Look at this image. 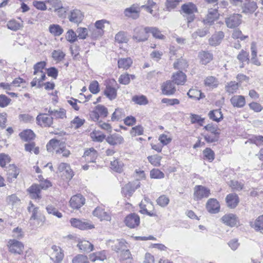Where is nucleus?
<instances>
[{
    "label": "nucleus",
    "mask_w": 263,
    "mask_h": 263,
    "mask_svg": "<svg viewBox=\"0 0 263 263\" xmlns=\"http://www.w3.org/2000/svg\"><path fill=\"white\" fill-rule=\"evenodd\" d=\"M36 123L42 127H50L53 124V118L45 114H40L36 118Z\"/></svg>",
    "instance_id": "obj_12"
},
{
    "label": "nucleus",
    "mask_w": 263,
    "mask_h": 263,
    "mask_svg": "<svg viewBox=\"0 0 263 263\" xmlns=\"http://www.w3.org/2000/svg\"><path fill=\"white\" fill-rule=\"evenodd\" d=\"M143 128L141 125L136 126L132 128L130 134L132 136L142 135L143 134Z\"/></svg>",
    "instance_id": "obj_64"
},
{
    "label": "nucleus",
    "mask_w": 263,
    "mask_h": 263,
    "mask_svg": "<svg viewBox=\"0 0 263 263\" xmlns=\"http://www.w3.org/2000/svg\"><path fill=\"white\" fill-rule=\"evenodd\" d=\"M70 222L73 227L79 229L81 230L94 228L93 224H91L85 219L81 220L73 218L70 219Z\"/></svg>",
    "instance_id": "obj_6"
},
{
    "label": "nucleus",
    "mask_w": 263,
    "mask_h": 263,
    "mask_svg": "<svg viewBox=\"0 0 263 263\" xmlns=\"http://www.w3.org/2000/svg\"><path fill=\"white\" fill-rule=\"evenodd\" d=\"M209 33V29L207 27L199 28L195 32L192 33V36L194 39H196L198 36L202 37L205 36Z\"/></svg>",
    "instance_id": "obj_49"
},
{
    "label": "nucleus",
    "mask_w": 263,
    "mask_h": 263,
    "mask_svg": "<svg viewBox=\"0 0 263 263\" xmlns=\"http://www.w3.org/2000/svg\"><path fill=\"white\" fill-rule=\"evenodd\" d=\"M144 201L147 203L146 204H145L144 202L143 201H142L139 204L140 208V213L144 214H147L150 216H157L156 213L155 212L154 210L152 211H149L148 209L146 208L147 207L149 209L150 206H152V204L151 202L149 201L148 199L145 198L144 199Z\"/></svg>",
    "instance_id": "obj_17"
},
{
    "label": "nucleus",
    "mask_w": 263,
    "mask_h": 263,
    "mask_svg": "<svg viewBox=\"0 0 263 263\" xmlns=\"http://www.w3.org/2000/svg\"><path fill=\"white\" fill-rule=\"evenodd\" d=\"M190 119L192 124L197 123L200 126L203 125V122L204 120L200 116L194 114H191Z\"/></svg>",
    "instance_id": "obj_51"
},
{
    "label": "nucleus",
    "mask_w": 263,
    "mask_h": 263,
    "mask_svg": "<svg viewBox=\"0 0 263 263\" xmlns=\"http://www.w3.org/2000/svg\"><path fill=\"white\" fill-rule=\"evenodd\" d=\"M123 162L118 159H115L110 161L111 169L116 172L121 173L123 170Z\"/></svg>",
    "instance_id": "obj_33"
},
{
    "label": "nucleus",
    "mask_w": 263,
    "mask_h": 263,
    "mask_svg": "<svg viewBox=\"0 0 263 263\" xmlns=\"http://www.w3.org/2000/svg\"><path fill=\"white\" fill-rule=\"evenodd\" d=\"M77 246L81 252L89 253L93 249V245L86 240L80 241Z\"/></svg>",
    "instance_id": "obj_27"
},
{
    "label": "nucleus",
    "mask_w": 263,
    "mask_h": 263,
    "mask_svg": "<svg viewBox=\"0 0 263 263\" xmlns=\"http://www.w3.org/2000/svg\"><path fill=\"white\" fill-rule=\"evenodd\" d=\"M66 39L71 43H73L77 41L78 36L76 33L72 29H69L66 32Z\"/></svg>",
    "instance_id": "obj_50"
},
{
    "label": "nucleus",
    "mask_w": 263,
    "mask_h": 263,
    "mask_svg": "<svg viewBox=\"0 0 263 263\" xmlns=\"http://www.w3.org/2000/svg\"><path fill=\"white\" fill-rule=\"evenodd\" d=\"M19 136L22 140L24 141H28L33 139L35 134L31 129H26L21 132Z\"/></svg>",
    "instance_id": "obj_35"
},
{
    "label": "nucleus",
    "mask_w": 263,
    "mask_h": 263,
    "mask_svg": "<svg viewBox=\"0 0 263 263\" xmlns=\"http://www.w3.org/2000/svg\"><path fill=\"white\" fill-rule=\"evenodd\" d=\"M104 95L110 100H114L117 97V89L108 85L104 90Z\"/></svg>",
    "instance_id": "obj_37"
},
{
    "label": "nucleus",
    "mask_w": 263,
    "mask_h": 263,
    "mask_svg": "<svg viewBox=\"0 0 263 263\" xmlns=\"http://www.w3.org/2000/svg\"><path fill=\"white\" fill-rule=\"evenodd\" d=\"M162 157L157 155L149 156L147 157L148 161L154 166H159Z\"/></svg>",
    "instance_id": "obj_52"
},
{
    "label": "nucleus",
    "mask_w": 263,
    "mask_h": 263,
    "mask_svg": "<svg viewBox=\"0 0 263 263\" xmlns=\"http://www.w3.org/2000/svg\"><path fill=\"white\" fill-rule=\"evenodd\" d=\"M58 169L60 172L65 171V172L68 174L67 178L71 179L72 178L73 176V172L68 164L66 163H60L58 166Z\"/></svg>",
    "instance_id": "obj_40"
},
{
    "label": "nucleus",
    "mask_w": 263,
    "mask_h": 263,
    "mask_svg": "<svg viewBox=\"0 0 263 263\" xmlns=\"http://www.w3.org/2000/svg\"><path fill=\"white\" fill-rule=\"evenodd\" d=\"M90 137L93 141L101 142L105 139V135L99 131L95 130L90 133Z\"/></svg>",
    "instance_id": "obj_42"
},
{
    "label": "nucleus",
    "mask_w": 263,
    "mask_h": 263,
    "mask_svg": "<svg viewBox=\"0 0 263 263\" xmlns=\"http://www.w3.org/2000/svg\"><path fill=\"white\" fill-rule=\"evenodd\" d=\"M139 186V182H138L136 186L132 183H128L125 184V186L122 187V193L126 197H130L135 192V190Z\"/></svg>",
    "instance_id": "obj_24"
},
{
    "label": "nucleus",
    "mask_w": 263,
    "mask_h": 263,
    "mask_svg": "<svg viewBox=\"0 0 263 263\" xmlns=\"http://www.w3.org/2000/svg\"><path fill=\"white\" fill-rule=\"evenodd\" d=\"M239 85L238 83L231 81L226 86V91L229 93H233L235 92L238 89Z\"/></svg>",
    "instance_id": "obj_53"
},
{
    "label": "nucleus",
    "mask_w": 263,
    "mask_h": 263,
    "mask_svg": "<svg viewBox=\"0 0 263 263\" xmlns=\"http://www.w3.org/2000/svg\"><path fill=\"white\" fill-rule=\"evenodd\" d=\"M48 112L57 118L63 119L66 118V111L63 108H60L59 110H51L50 109Z\"/></svg>",
    "instance_id": "obj_47"
},
{
    "label": "nucleus",
    "mask_w": 263,
    "mask_h": 263,
    "mask_svg": "<svg viewBox=\"0 0 263 263\" xmlns=\"http://www.w3.org/2000/svg\"><path fill=\"white\" fill-rule=\"evenodd\" d=\"M150 27H137L134 30V35L133 38L138 42H144L148 37V33H149Z\"/></svg>",
    "instance_id": "obj_4"
},
{
    "label": "nucleus",
    "mask_w": 263,
    "mask_h": 263,
    "mask_svg": "<svg viewBox=\"0 0 263 263\" xmlns=\"http://www.w3.org/2000/svg\"><path fill=\"white\" fill-rule=\"evenodd\" d=\"M156 201L157 204L161 207H165L168 205L170 199L165 195H161L157 199Z\"/></svg>",
    "instance_id": "obj_60"
},
{
    "label": "nucleus",
    "mask_w": 263,
    "mask_h": 263,
    "mask_svg": "<svg viewBox=\"0 0 263 263\" xmlns=\"http://www.w3.org/2000/svg\"><path fill=\"white\" fill-rule=\"evenodd\" d=\"M106 141L111 145H116L122 144L124 141V139L119 134H114L108 136L106 138Z\"/></svg>",
    "instance_id": "obj_22"
},
{
    "label": "nucleus",
    "mask_w": 263,
    "mask_h": 263,
    "mask_svg": "<svg viewBox=\"0 0 263 263\" xmlns=\"http://www.w3.org/2000/svg\"><path fill=\"white\" fill-rule=\"evenodd\" d=\"M41 188L39 185L33 184L28 189V191L31 198L39 199L41 198Z\"/></svg>",
    "instance_id": "obj_31"
},
{
    "label": "nucleus",
    "mask_w": 263,
    "mask_h": 263,
    "mask_svg": "<svg viewBox=\"0 0 263 263\" xmlns=\"http://www.w3.org/2000/svg\"><path fill=\"white\" fill-rule=\"evenodd\" d=\"M172 79L173 81L177 85H184L186 81V76L181 71L174 73Z\"/></svg>",
    "instance_id": "obj_21"
},
{
    "label": "nucleus",
    "mask_w": 263,
    "mask_h": 263,
    "mask_svg": "<svg viewBox=\"0 0 263 263\" xmlns=\"http://www.w3.org/2000/svg\"><path fill=\"white\" fill-rule=\"evenodd\" d=\"M257 3L251 0H245L241 7L242 12L245 14H252L257 9Z\"/></svg>",
    "instance_id": "obj_9"
},
{
    "label": "nucleus",
    "mask_w": 263,
    "mask_h": 263,
    "mask_svg": "<svg viewBox=\"0 0 263 263\" xmlns=\"http://www.w3.org/2000/svg\"><path fill=\"white\" fill-rule=\"evenodd\" d=\"M20 171L14 165H10L7 171V180L9 182H12L16 178L19 174Z\"/></svg>",
    "instance_id": "obj_26"
},
{
    "label": "nucleus",
    "mask_w": 263,
    "mask_h": 263,
    "mask_svg": "<svg viewBox=\"0 0 263 263\" xmlns=\"http://www.w3.org/2000/svg\"><path fill=\"white\" fill-rule=\"evenodd\" d=\"M65 56V53L60 50H55L52 53V58L57 62L61 61Z\"/></svg>",
    "instance_id": "obj_56"
},
{
    "label": "nucleus",
    "mask_w": 263,
    "mask_h": 263,
    "mask_svg": "<svg viewBox=\"0 0 263 263\" xmlns=\"http://www.w3.org/2000/svg\"><path fill=\"white\" fill-rule=\"evenodd\" d=\"M218 83V80L213 76L208 77L204 80L205 85L211 88L216 87Z\"/></svg>",
    "instance_id": "obj_45"
},
{
    "label": "nucleus",
    "mask_w": 263,
    "mask_h": 263,
    "mask_svg": "<svg viewBox=\"0 0 263 263\" xmlns=\"http://www.w3.org/2000/svg\"><path fill=\"white\" fill-rule=\"evenodd\" d=\"M106 259V254L105 251L93 253L89 255V259L92 262L97 260L103 261Z\"/></svg>",
    "instance_id": "obj_36"
},
{
    "label": "nucleus",
    "mask_w": 263,
    "mask_h": 263,
    "mask_svg": "<svg viewBox=\"0 0 263 263\" xmlns=\"http://www.w3.org/2000/svg\"><path fill=\"white\" fill-rule=\"evenodd\" d=\"M221 219L224 223L231 227L236 226L237 224V218L233 214L225 215Z\"/></svg>",
    "instance_id": "obj_30"
},
{
    "label": "nucleus",
    "mask_w": 263,
    "mask_h": 263,
    "mask_svg": "<svg viewBox=\"0 0 263 263\" xmlns=\"http://www.w3.org/2000/svg\"><path fill=\"white\" fill-rule=\"evenodd\" d=\"M85 202V199L81 194L73 196L70 201L69 204L73 209H79L83 206Z\"/></svg>",
    "instance_id": "obj_15"
},
{
    "label": "nucleus",
    "mask_w": 263,
    "mask_h": 263,
    "mask_svg": "<svg viewBox=\"0 0 263 263\" xmlns=\"http://www.w3.org/2000/svg\"><path fill=\"white\" fill-rule=\"evenodd\" d=\"M124 222L128 227L135 228L140 223V217L137 214L132 213L126 217Z\"/></svg>",
    "instance_id": "obj_16"
},
{
    "label": "nucleus",
    "mask_w": 263,
    "mask_h": 263,
    "mask_svg": "<svg viewBox=\"0 0 263 263\" xmlns=\"http://www.w3.org/2000/svg\"><path fill=\"white\" fill-rule=\"evenodd\" d=\"M132 100L135 103L139 105H145L148 103L146 98L143 95L140 96H135L133 97Z\"/></svg>",
    "instance_id": "obj_57"
},
{
    "label": "nucleus",
    "mask_w": 263,
    "mask_h": 263,
    "mask_svg": "<svg viewBox=\"0 0 263 263\" xmlns=\"http://www.w3.org/2000/svg\"><path fill=\"white\" fill-rule=\"evenodd\" d=\"M114 243L111 246L112 249L117 252L119 251H122L127 248L126 242L124 239H117L114 241Z\"/></svg>",
    "instance_id": "obj_34"
},
{
    "label": "nucleus",
    "mask_w": 263,
    "mask_h": 263,
    "mask_svg": "<svg viewBox=\"0 0 263 263\" xmlns=\"http://www.w3.org/2000/svg\"><path fill=\"white\" fill-rule=\"evenodd\" d=\"M229 185L233 191L238 192L241 191L245 186L243 183L235 180H231Z\"/></svg>",
    "instance_id": "obj_43"
},
{
    "label": "nucleus",
    "mask_w": 263,
    "mask_h": 263,
    "mask_svg": "<svg viewBox=\"0 0 263 263\" xmlns=\"http://www.w3.org/2000/svg\"><path fill=\"white\" fill-rule=\"evenodd\" d=\"M187 95L190 98L199 100L205 97V96L200 90L196 89H190L187 92Z\"/></svg>",
    "instance_id": "obj_39"
},
{
    "label": "nucleus",
    "mask_w": 263,
    "mask_h": 263,
    "mask_svg": "<svg viewBox=\"0 0 263 263\" xmlns=\"http://www.w3.org/2000/svg\"><path fill=\"white\" fill-rule=\"evenodd\" d=\"M206 208L209 212L217 213L219 211L220 205L216 199L211 198L208 200Z\"/></svg>",
    "instance_id": "obj_20"
},
{
    "label": "nucleus",
    "mask_w": 263,
    "mask_h": 263,
    "mask_svg": "<svg viewBox=\"0 0 263 263\" xmlns=\"http://www.w3.org/2000/svg\"><path fill=\"white\" fill-rule=\"evenodd\" d=\"M115 40L119 43H127L128 39L124 32L120 31L115 36Z\"/></svg>",
    "instance_id": "obj_58"
},
{
    "label": "nucleus",
    "mask_w": 263,
    "mask_h": 263,
    "mask_svg": "<svg viewBox=\"0 0 263 263\" xmlns=\"http://www.w3.org/2000/svg\"><path fill=\"white\" fill-rule=\"evenodd\" d=\"M194 199L195 201L208 198L210 195V190L202 185H196L194 189Z\"/></svg>",
    "instance_id": "obj_5"
},
{
    "label": "nucleus",
    "mask_w": 263,
    "mask_h": 263,
    "mask_svg": "<svg viewBox=\"0 0 263 263\" xmlns=\"http://www.w3.org/2000/svg\"><path fill=\"white\" fill-rule=\"evenodd\" d=\"M251 50L252 56L251 60L252 63L257 66H259L260 65V63L256 58L257 49L256 44L254 42L251 44Z\"/></svg>",
    "instance_id": "obj_41"
},
{
    "label": "nucleus",
    "mask_w": 263,
    "mask_h": 263,
    "mask_svg": "<svg viewBox=\"0 0 263 263\" xmlns=\"http://www.w3.org/2000/svg\"><path fill=\"white\" fill-rule=\"evenodd\" d=\"M242 15L239 14H233L225 18V23L229 28L237 27L241 23Z\"/></svg>",
    "instance_id": "obj_7"
},
{
    "label": "nucleus",
    "mask_w": 263,
    "mask_h": 263,
    "mask_svg": "<svg viewBox=\"0 0 263 263\" xmlns=\"http://www.w3.org/2000/svg\"><path fill=\"white\" fill-rule=\"evenodd\" d=\"M198 57L200 59V63L202 65H206L213 59L212 53L206 51H202L200 52L199 53Z\"/></svg>",
    "instance_id": "obj_25"
},
{
    "label": "nucleus",
    "mask_w": 263,
    "mask_h": 263,
    "mask_svg": "<svg viewBox=\"0 0 263 263\" xmlns=\"http://www.w3.org/2000/svg\"><path fill=\"white\" fill-rule=\"evenodd\" d=\"M46 65V63L44 61L39 62L36 63L34 66V72L33 74L35 76H40V78H37L35 77L31 82V86L34 87L37 85V88H40L42 86V84H41L42 82L44 81L46 78L45 73L43 71Z\"/></svg>",
    "instance_id": "obj_1"
},
{
    "label": "nucleus",
    "mask_w": 263,
    "mask_h": 263,
    "mask_svg": "<svg viewBox=\"0 0 263 263\" xmlns=\"http://www.w3.org/2000/svg\"><path fill=\"white\" fill-rule=\"evenodd\" d=\"M150 176L152 178L161 179L164 178V174L158 169H153L150 172Z\"/></svg>",
    "instance_id": "obj_63"
},
{
    "label": "nucleus",
    "mask_w": 263,
    "mask_h": 263,
    "mask_svg": "<svg viewBox=\"0 0 263 263\" xmlns=\"http://www.w3.org/2000/svg\"><path fill=\"white\" fill-rule=\"evenodd\" d=\"M84 18V15L79 9L71 10L68 14V18L70 22L79 24L81 23Z\"/></svg>",
    "instance_id": "obj_10"
},
{
    "label": "nucleus",
    "mask_w": 263,
    "mask_h": 263,
    "mask_svg": "<svg viewBox=\"0 0 263 263\" xmlns=\"http://www.w3.org/2000/svg\"><path fill=\"white\" fill-rule=\"evenodd\" d=\"M93 215L98 217L101 221H110L111 219L110 213L105 211L101 207H97L93 211Z\"/></svg>",
    "instance_id": "obj_14"
},
{
    "label": "nucleus",
    "mask_w": 263,
    "mask_h": 263,
    "mask_svg": "<svg viewBox=\"0 0 263 263\" xmlns=\"http://www.w3.org/2000/svg\"><path fill=\"white\" fill-rule=\"evenodd\" d=\"M89 31L91 33V36L93 38H98L101 36L104 33V30H99L97 28L94 27L89 28Z\"/></svg>",
    "instance_id": "obj_59"
},
{
    "label": "nucleus",
    "mask_w": 263,
    "mask_h": 263,
    "mask_svg": "<svg viewBox=\"0 0 263 263\" xmlns=\"http://www.w3.org/2000/svg\"><path fill=\"white\" fill-rule=\"evenodd\" d=\"M50 32L55 36H60L61 35L64 30L59 25H51L49 27Z\"/></svg>",
    "instance_id": "obj_46"
},
{
    "label": "nucleus",
    "mask_w": 263,
    "mask_h": 263,
    "mask_svg": "<svg viewBox=\"0 0 263 263\" xmlns=\"http://www.w3.org/2000/svg\"><path fill=\"white\" fill-rule=\"evenodd\" d=\"M234 107L241 108L246 104L245 98L243 96H234L230 100Z\"/></svg>",
    "instance_id": "obj_29"
},
{
    "label": "nucleus",
    "mask_w": 263,
    "mask_h": 263,
    "mask_svg": "<svg viewBox=\"0 0 263 263\" xmlns=\"http://www.w3.org/2000/svg\"><path fill=\"white\" fill-rule=\"evenodd\" d=\"M188 66L186 61L184 59H181L175 62L174 64V67L176 69H185Z\"/></svg>",
    "instance_id": "obj_54"
},
{
    "label": "nucleus",
    "mask_w": 263,
    "mask_h": 263,
    "mask_svg": "<svg viewBox=\"0 0 263 263\" xmlns=\"http://www.w3.org/2000/svg\"><path fill=\"white\" fill-rule=\"evenodd\" d=\"M250 226L256 231H263V215L259 216L254 222H251Z\"/></svg>",
    "instance_id": "obj_38"
},
{
    "label": "nucleus",
    "mask_w": 263,
    "mask_h": 263,
    "mask_svg": "<svg viewBox=\"0 0 263 263\" xmlns=\"http://www.w3.org/2000/svg\"><path fill=\"white\" fill-rule=\"evenodd\" d=\"M7 246L9 251L14 254H22L24 249L23 243L15 239L9 240Z\"/></svg>",
    "instance_id": "obj_3"
},
{
    "label": "nucleus",
    "mask_w": 263,
    "mask_h": 263,
    "mask_svg": "<svg viewBox=\"0 0 263 263\" xmlns=\"http://www.w3.org/2000/svg\"><path fill=\"white\" fill-rule=\"evenodd\" d=\"M208 116L210 119L217 122H220L223 119V115L220 109L210 111Z\"/></svg>",
    "instance_id": "obj_32"
},
{
    "label": "nucleus",
    "mask_w": 263,
    "mask_h": 263,
    "mask_svg": "<svg viewBox=\"0 0 263 263\" xmlns=\"http://www.w3.org/2000/svg\"><path fill=\"white\" fill-rule=\"evenodd\" d=\"M179 0H167L165 2V8L167 11H170L175 9L179 3Z\"/></svg>",
    "instance_id": "obj_55"
},
{
    "label": "nucleus",
    "mask_w": 263,
    "mask_h": 263,
    "mask_svg": "<svg viewBox=\"0 0 263 263\" xmlns=\"http://www.w3.org/2000/svg\"><path fill=\"white\" fill-rule=\"evenodd\" d=\"M46 210L49 214H52L58 218H61L62 217V213L59 212L55 208L51 205H48L46 207Z\"/></svg>",
    "instance_id": "obj_61"
},
{
    "label": "nucleus",
    "mask_w": 263,
    "mask_h": 263,
    "mask_svg": "<svg viewBox=\"0 0 263 263\" xmlns=\"http://www.w3.org/2000/svg\"><path fill=\"white\" fill-rule=\"evenodd\" d=\"M133 63L132 59L128 58L120 59L118 60V67L120 68L127 69Z\"/></svg>",
    "instance_id": "obj_44"
},
{
    "label": "nucleus",
    "mask_w": 263,
    "mask_h": 263,
    "mask_svg": "<svg viewBox=\"0 0 263 263\" xmlns=\"http://www.w3.org/2000/svg\"><path fill=\"white\" fill-rule=\"evenodd\" d=\"M84 157L88 162H95L98 157L97 152L93 148H90L85 151Z\"/></svg>",
    "instance_id": "obj_28"
},
{
    "label": "nucleus",
    "mask_w": 263,
    "mask_h": 263,
    "mask_svg": "<svg viewBox=\"0 0 263 263\" xmlns=\"http://www.w3.org/2000/svg\"><path fill=\"white\" fill-rule=\"evenodd\" d=\"M181 11L184 14V16L187 15V23H189L194 21L195 18L194 13L197 11V8L193 3H188L182 5Z\"/></svg>",
    "instance_id": "obj_2"
},
{
    "label": "nucleus",
    "mask_w": 263,
    "mask_h": 263,
    "mask_svg": "<svg viewBox=\"0 0 263 263\" xmlns=\"http://www.w3.org/2000/svg\"><path fill=\"white\" fill-rule=\"evenodd\" d=\"M96 110L97 112H95V115L97 120H98L99 119V114L103 117H106L107 116V109L103 105H98L97 106Z\"/></svg>",
    "instance_id": "obj_48"
},
{
    "label": "nucleus",
    "mask_w": 263,
    "mask_h": 263,
    "mask_svg": "<svg viewBox=\"0 0 263 263\" xmlns=\"http://www.w3.org/2000/svg\"><path fill=\"white\" fill-rule=\"evenodd\" d=\"M224 36L223 32L219 31L214 33L209 39V43L211 46H217L219 45Z\"/></svg>",
    "instance_id": "obj_19"
},
{
    "label": "nucleus",
    "mask_w": 263,
    "mask_h": 263,
    "mask_svg": "<svg viewBox=\"0 0 263 263\" xmlns=\"http://www.w3.org/2000/svg\"><path fill=\"white\" fill-rule=\"evenodd\" d=\"M219 16V14L218 12L217 8H211L209 9L208 13L203 20L205 24L208 25H212L214 22L218 20Z\"/></svg>",
    "instance_id": "obj_13"
},
{
    "label": "nucleus",
    "mask_w": 263,
    "mask_h": 263,
    "mask_svg": "<svg viewBox=\"0 0 263 263\" xmlns=\"http://www.w3.org/2000/svg\"><path fill=\"white\" fill-rule=\"evenodd\" d=\"M51 250L52 252L51 253L50 259L54 263L61 262L64 257V253L61 248L57 246H53Z\"/></svg>",
    "instance_id": "obj_11"
},
{
    "label": "nucleus",
    "mask_w": 263,
    "mask_h": 263,
    "mask_svg": "<svg viewBox=\"0 0 263 263\" xmlns=\"http://www.w3.org/2000/svg\"><path fill=\"white\" fill-rule=\"evenodd\" d=\"M161 90L163 94L167 96L173 95L176 91V88L173 81H166L161 86Z\"/></svg>",
    "instance_id": "obj_18"
},
{
    "label": "nucleus",
    "mask_w": 263,
    "mask_h": 263,
    "mask_svg": "<svg viewBox=\"0 0 263 263\" xmlns=\"http://www.w3.org/2000/svg\"><path fill=\"white\" fill-rule=\"evenodd\" d=\"M72 263H88V258L82 254H78L72 259Z\"/></svg>",
    "instance_id": "obj_62"
},
{
    "label": "nucleus",
    "mask_w": 263,
    "mask_h": 263,
    "mask_svg": "<svg viewBox=\"0 0 263 263\" xmlns=\"http://www.w3.org/2000/svg\"><path fill=\"white\" fill-rule=\"evenodd\" d=\"M64 142L57 139H52L49 141L46 145L47 150L50 153L55 152L59 154L60 152L61 148L63 147Z\"/></svg>",
    "instance_id": "obj_8"
},
{
    "label": "nucleus",
    "mask_w": 263,
    "mask_h": 263,
    "mask_svg": "<svg viewBox=\"0 0 263 263\" xmlns=\"http://www.w3.org/2000/svg\"><path fill=\"white\" fill-rule=\"evenodd\" d=\"M228 206L231 208H235L239 202L238 195L235 193H232L228 195L226 198Z\"/></svg>",
    "instance_id": "obj_23"
}]
</instances>
